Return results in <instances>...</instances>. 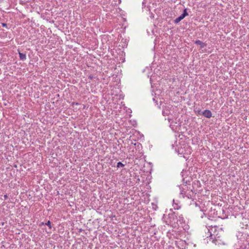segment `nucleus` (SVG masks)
<instances>
[{
    "label": "nucleus",
    "instance_id": "nucleus-1",
    "mask_svg": "<svg viewBox=\"0 0 249 249\" xmlns=\"http://www.w3.org/2000/svg\"><path fill=\"white\" fill-rule=\"evenodd\" d=\"M166 223L167 225L175 228L178 226L177 216L175 213H170L168 214Z\"/></svg>",
    "mask_w": 249,
    "mask_h": 249
},
{
    "label": "nucleus",
    "instance_id": "nucleus-2",
    "mask_svg": "<svg viewBox=\"0 0 249 249\" xmlns=\"http://www.w3.org/2000/svg\"><path fill=\"white\" fill-rule=\"evenodd\" d=\"M156 12V9L155 8L154 4H152V6H149V14L151 19L154 18V13Z\"/></svg>",
    "mask_w": 249,
    "mask_h": 249
},
{
    "label": "nucleus",
    "instance_id": "nucleus-3",
    "mask_svg": "<svg viewBox=\"0 0 249 249\" xmlns=\"http://www.w3.org/2000/svg\"><path fill=\"white\" fill-rule=\"evenodd\" d=\"M202 114L206 118H210L212 117V112L209 110H205Z\"/></svg>",
    "mask_w": 249,
    "mask_h": 249
},
{
    "label": "nucleus",
    "instance_id": "nucleus-4",
    "mask_svg": "<svg viewBox=\"0 0 249 249\" xmlns=\"http://www.w3.org/2000/svg\"><path fill=\"white\" fill-rule=\"evenodd\" d=\"M147 33L148 36H151L152 37L154 35V29L151 28L147 30Z\"/></svg>",
    "mask_w": 249,
    "mask_h": 249
},
{
    "label": "nucleus",
    "instance_id": "nucleus-5",
    "mask_svg": "<svg viewBox=\"0 0 249 249\" xmlns=\"http://www.w3.org/2000/svg\"><path fill=\"white\" fill-rule=\"evenodd\" d=\"M195 43L199 45L201 48H203L206 46L205 43L199 40H196Z\"/></svg>",
    "mask_w": 249,
    "mask_h": 249
},
{
    "label": "nucleus",
    "instance_id": "nucleus-6",
    "mask_svg": "<svg viewBox=\"0 0 249 249\" xmlns=\"http://www.w3.org/2000/svg\"><path fill=\"white\" fill-rule=\"evenodd\" d=\"M184 18V15H181L179 16L178 18H176L174 20V22L175 23H178L179 21H180L182 19H183Z\"/></svg>",
    "mask_w": 249,
    "mask_h": 249
},
{
    "label": "nucleus",
    "instance_id": "nucleus-7",
    "mask_svg": "<svg viewBox=\"0 0 249 249\" xmlns=\"http://www.w3.org/2000/svg\"><path fill=\"white\" fill-rule=\"evenodd\" d=\"M155 76L151 75L150 78V81L151 85V88L153 89L154 88L155 83H154L155 80Z\"/></svg>",
    "mask_w": 249,
    "mask_h": 249
},
{
    "label": "nucleus",
    "instance_id": "nucleus-8",
    "mask_svg": "<svg viewBox=\"0 0 249 249\" xmlns=\"http://www.w3.org/2000/svg\"><path fill=\"white\" fill-rule=\"evenodd\" d=\"M19 55L20 59L22 60H24L26 58V55L25 54H23V53L19 52Z\"/></svg>",
    "mask_w": 249,
    "mask_h": 249
},
{
    "label": "nucleus",
    "instance_id": "nucleus-9",
    "mask_svg": "<svg viewBox=\"0 0 249 249\" xmlns=\"http://www.w3.org/2000/svg\"><path fill=\"white\" fill-rule=\"evenodd\" d=\"M173 206L174 207V209H178V202H176L175 200H173Z\"/></svg>",
    "mask_w": 249,
    "mask_h": 249
},
{
    "label": "nucleus",
    "instance_id": "nucleus-10",
    "mask_svg": "<svg viewBox=\"0 0 249 249\" xmlns=\"http://www.w3.org/2000/svg\"><path fill=\"white\" fill-rule=\"evenodd\" d=\"M124 164L123 163H122L121 162H118L117 163V167L118 168H119V167H124Z\"/></svg>",
    "mask_w": 249,
    "mask_h": 249
},
{
    "label": "nucleus",
    "instance_id": "nucleus-11",
    "mask_svg": "<svg viewBox=\"0 0 249 249\" xmlns=\"http://www.w3.org/2000/svg\"><path fill=\"white\" fill-rule=\"evenodd\" d=\"M181 15H184V18H185L186 16H188V13H187V10H186V9H185L184 10L183 13V14H182Z\"/></svg>",
    "mask_w": 249,
    "mask_h": 249
},
{
    "label": "nucleus",
    "instance_id": "nucleus-12",
    "mask_svg": "<svg viewBox=\"0 0 249 249\" xmlns=\"http://www.w3.org/2000/svg\"><path fill=\"white\" fill-rule=\"evenodd\" d=\"M46 225H47L50 227V228H51V223L50 221H48L46 223Z\"/></svg>",
    "mask_w": 249,
    "mask_h": 249
},
{
    "label": "nucleus",
    "instance_id": "nucleus-13",
    "mask_svg": "<svg viewBox=\"0 0 249 249\" xmlns=\"http://www.w3.org/2000/svg\"><path fill=\"white\" fill-rule=\"evenodd\" d=\"M4 198H5V199H6V198H7V195H5V196H4Z\"/></svg>",
    "mask_w": 249,
    "mask_h": 249
},
{
    "label": "nucleus",
    "instance_id": "nucleus-14",
    "mask_svg": "<svg viewBox=\"0 0 249 249\" xmlns=\"http://www.w3.org/2000/svg\"><path fill=\"white\" fill-rule=\"evenodd\" d=\"M154 42L155 43V45H156V39H154ZM155 46H154L155 47Z\"/></svg>",
    "mask_w": 249,
    "mask_h": 249
},
{
    "label": "nucleus",
    "instance_id": "nucleus-15",
    "mask_svg": "<svg viewBox=\"0 0 249 249\" xmlns=\"http://www.w3.org/2000/svg\"><path fill=\"white\" fill-rule=\"evenodd\" d=\"M2 25H3V26H6V24H5V23H3V24H2Z\"/></svg>",
    "mask_w": 249,
    "mask_h": 249
},
{
    "label": "nucleus",
    "instance_id": "nucleus-16",
    "mask_svg": "<svg viewBox=\"0 0 249 249\" xmlns=\"http://www.w3.org/2000/svg\"><path fill=\"white\" fill-rule=\"evenodd\" d=\"M153 92H154V91H153V90H152V93H153ZM152 95H153V93H152Z\"/></svg>",
    "mask_w": 249,
    "mask_h": 249
},
{
    "label": "nucleus",
    "instance_id": "nucleus-17",
    "mask_svg": "<svg viewBox=\"0 0 249 249\" xmlns=\"http://www.w3.org/2000/svg\"><path fill=\"white\" fill-rule=\"evenodd\" d=\"M153 100L154 101H155V98H154V97L153 98Z\"/></svg>",
    "mask_w": 249,
    "mask_h": 249
}]
</instances>
